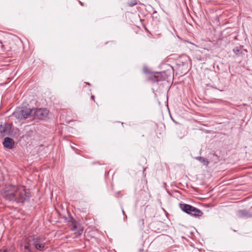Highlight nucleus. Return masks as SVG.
<instances>
[{"instance_id":"1","label":"nucleus","mask_w":252,"mask_h":252,"mask_svg":"<svg viewBox=\"0 0 252 252\" xmlns=\"http://www.w3.org/2000/svg\"><path fill=\"white\" fill-rule=\"evenodd\" d=\"M1 193L5 199L17 202H23L29 197L28 193L24 186L8 185L2 189Z\"/></svg>"},{"instance_id":"2","label":"nucleus","mask_w":252,"mask_h":252,"mask_svg":"<svg viewBox=\"0 0 252 252\" xmlns=\"http://www.w3.org/2000/svg\"><path fill=\"white\" fill-rule=\"evenodd\" d=\"M13 115L17 119L25 120L31 116L32 117V111L31 109L22 108L16 110Z\"/></svg>"},{"instance_id":"3","label":"nucleus","mask_w":252,"mask_h":252,"mask_svg":"<svg viewBox=\"0 0 252 252\" xmlns=\"http://www.w3.org/2000/svg\"><path fill=\"white\" fill-rule=\"evenodd\" d=\"M180 208L185 213L193 216L200 217L203 215V213L200 210L190 205L181 204Z\"/></svg>"},{"instance_id":"4","label":"nucleus","mask_w":252,"mask_h":252,"mask_svg":"<svg viewBox=\"0 0 252 252\" xmlns=\"http://www.w3.org/2000/svg\"><path fill=\"white\" fill-rule=\"evenodd\" d=\"M32 117L38 120H44L48 117L49 111L46 108L32 109Z\"/></svg>"},{"instance_id":"5","label":"nucleus","mask_w":252,"mask_h":252,"mask_svg":"<svg viewBox=\"0 0 252 252\" xmlns=\"http://www.w3.org/2000/svg\"><path fill=\"white\" fill-rule=\"evenodd\" d=\"M35 243V238L30 237L24 240L22 246L28 252H33V250L34 249Z\"/></svg>"},{"instance_id":"6","label":"nucleus","mask_w":252,"mask_h":252,"mask_svg":"<svg viewBox=\"0 0 252 252\" xmlns=\"http://www.w3.org/2000/svg\"><path fill=\"white\" fill-rule=\"evenodd\" d=\"M34 249L39 251H43L46 249L45 243L42 238L38 237L35 238V243Z\"/></svg>"},{"instance_id":"7","label":"nucleus","mask_w":252,"mask_h":252,"mask_svg":"<svg viewBox=\"0 0 252 252\" xmlns=\"http://www.w3.org/2000/svg\"><path fill=\"white\" fill-rule=\"evenodd\" d=\"M14 144V140L12 138L9 137H6L3 142V146L5 148L9 149H11L13 148Z\"/></svg>"},{"instance_id":"8","label":"nucleus","mask_w":252,"mask_h":252,"mask_svg":"<svg viewBox=\"0 0 252 252\" xmlns=\"http://www.w3.org/2000/svg\"><path fill=\"white\" fill-rule=\"evenodd\" d=\"M238 217L242 218H249L252 217V215L246 210H240L238 212Z\"/></svg>"},{"instance_id":"9","label":"nucleus","mask_w":252,"mask_h":252,"mask_svg":"<svg viewBox=\"0 0 252 252\" xmlns=\"http://www.w3.org/2000/svg\"><path fill=\"white\" fill-rule=\"evenodd\" d=\"M195 158L199 160L200 162L202 163L204 165H207L209 163V161L208 160L202 157H196Z\"/></svg>"},{"instance_id":"10","label":"nucleus","mask_w":252,"mask_h":252,"mask_svg":"<svg viewBox=\"0 0 252 252\" xmlns=\"http://www.w3.org/2000/svg\"><path fill=\"white\" fill-rule=\"evenodd\" d=\"M6 131V126L4 125H0V133L1 135L3 136L5 132Z\"/></svg>"},{"instance_id":"11","label":"nucleus","mask_w":252,"mask_h":252,"mask_svg":"<svg viewBox=\"0 0 252 252\" xmlns=\"http://www.w3.org/2000/svg\"><path fill=\"white\" fill-rule=\"evenodd\" d=\"M8 44L10 45V46L9 47V48H8V50H13L14 51H15V46H14V45H15V44H14V41L13 40H9Z\"/></svg>"},{"instance_id":"12","label":"nucleus","mask_w":252,"mask_h":252,"mask_svg":"<svg viewBox=\"0 0 252 252\" xmlns=\"http://www.w3.org/2000/svg\"><path fill=\"white\" fill-rule=\"evenodd\" d=\"M137 3V0H130L127 3L128 5L129 6H131V7L136 5Z\"/></svg>"},{"instance_id":"13","label":"nucleus","mask_w":252,"mask_h":252,"mask_svg":"<svg viewBox=\"0 0 252 252\" xmlns=\"http://www.w3.org/2000/svg\"><path fill=\"white\" fill-rule=\"evenodd\" d=\"M0 252H10L9 250L6 248H2L0 250Z\"/></svg>"},{"instance_id":"14","label":"nucleus","mask_w":252,"mask_h":252,"mask_svg":"<svg viewBox=\"0 0 252 252\" xmlns=\"http://www.w3.org/2000/svg\"><path fill=\"white\" fill-rule=\"evenodd\" d=\"M240 50L239 49L238 47H236L233 49V52L236 53V54H238Z\"/></svg>"},{"instance_id":"15","label":"nucleus","mask_w":252,"mask_h":252,"mask_svg":"<svg viewBox=\"0 0 252 252\" xmlns=\"http://www.w3.org/2000/svg\"><path fill=\"white\" fill-rule=\"evenodd\" d=\"M123 214L125 215V218L126 219L127 218L126 215L125 214V211L124 210H122Z\"/></svg>"},{"instance_id":"16","label":"nucleus","mask_w":252,"mask_h":252,"mask_svg":"<svg viewBox=\"0 0 252 252\" xmlns=\"http://www.w3.org/2000/svg\"><path fill=\"white\" fill-rule=\"evenodd\" d=\"M72 224H73L74 228L75 229L76 228V224H75L74 221L72 222Z\"/></svg>"},{"instance_id":"17","label":"nucleus","mask_w":252,"mask_h":252,"mask_svg":"<svg viewBox=\"0 0 252 252\" xmlns=\"http://www.w3.org/2000/svg\"><path fill=\"white\" fill-rule=\"evenodd\" d=\"M140 222L142 223V225L144 224V220H140Z\"/></svg>"},{"instance_id":"18","label":"nucleus","mask_w":252,"mask_h":252,"mask_svg":"<svg viewBox=\"0 0 252 252\" xmlns=\"http://www.w3.org/2000/svg\"><path fill=\"white\" fill-rule=\"evenodd\" d=\"M91 98L93 100H94V95H92L91 96Z\"/></svg>"}]
</instances>
